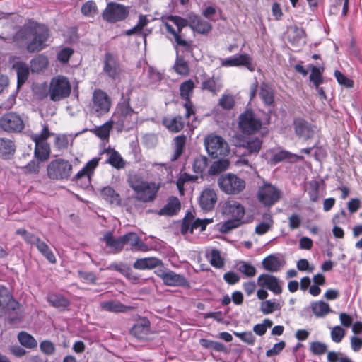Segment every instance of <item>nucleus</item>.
Returning a JSON list of instances; mask_svg holds the SVG:
<instances>
[{
  "label": "nucleus",
  "mask_w": 362,
  "mask_h": 362,
  "mask_svg": "<svg viewBox=\"0 0 362 362\" xmlns=\"http://www.w3.org/2000/svg\"><path fill=\"white\" fill-rule=\"evenodd\" d=\"M182 205H164L159 211H155L160 216H173L181 209Z\"/></svg>",
  "instance_id": "59"
},
{
  "label": "nucleus",
  "mask_w": 362,
  "mask_h": 362,
  "mask_svg": "<svg viewBox=\"0 0 362 362\" xmlns=\"http://www.w3.org/2000/svg\"><path fill=\"white\" fill-rule=\"evenodd\" d=\"M48 58L44 54H38L30 61V69L33 73L43 71L48 66Z\"/></svg>",
  "instance_id": "36"
},
{
  "label": "nucleus",
  "mask_w": 362,
  "mask_h": 362,
  "mask_svg": "<svg viewBox=\"0 0 362 362\" xmlns=\"http://www.w3.org/2000/svg\"><path fill=\"white\" fill-rule=\"evenodd\" d=\"M35 156L40 161L47 160L50 155V146L48 142H34Z\"/></svg>",
  "instance_id": "37"
},
{
  "label": "nucleus",
  "mask_w": 362,
  "mask_h": 362,
  "mask_svg": "<svg viewBox=\"0 0 362 362\" xmlns=\"http://www.w3.org/2000/svg\"><path fill=\"white\" fill-rule=\"evenodd\" d=\"M128 15L127 7L114 2L108 3L102 13L103 19L110 23L124 21Z\"/></svg>",
  "instance_id": "15"
},
{
  "label": "nucleus",
  "mask_w": 362,
  "mask_h": 362,
  "mask_svg": "<svg viewBox=\"0 0 362 362\" xmlns=\"http://www.w3.org/2000/svg\"><path fill=\"white\" fill-rule=\"evenodd\" d=\"M281 197V192L269 183H264L258 190V199L262 204H275Z\"/></svg>",
  "instance_id": "18"
},
{
  "label": "nucleus",
  "mask_w": 362,
  "mask_h": 362,
  "mask_svg": "<svg viewBox=\"0 0 362 362\" xmlns=\"http://www.w3.org/2000/svg\"><path fill=\"white\" fill-rule=\"evenodd\" d=\"M273 223L272 217L270 214L264 213L263 214V221L259 223L255 228V233L259 235L266 233Z\"/></svg>",
  "instance_id": "52"
},
{
  "label": "nucleus",
  "mask_w": 362,
  "mask_h": 362,
  "mask_svg": "<svg viewBox=\"0 0 362 362\" xmlns=\"http://www.w3.org/2000/svg\"><path fill=\"white\" fill-rule=\"evenodd\" d=\"M218 184L220 189L228 194H238L245 187V181L232 173L222 175L218 180Z\"/></svg>",
  "instance_id": "11"
},
{
  "label": "nucleus",
  "mask_w": 362,
  "mask_h": 362,
  "mask_svg": "<svg viewBox=\"0 0 362 362\" xmlns=\"http://www.w3.org/2000/svg\"><path fill=\"white\" fill-rule=\"evenodd\" d=\"M0 127L4 132L17 133L22 132L25 124L21 115L15 112H9L1 117Z\"/></svg>",
  "instance_id": "16"
},
{
  "label": "nucleus",
  "mask_w": 362,
  "mask_h": 362,
  "mask_svg": "<svg viewBox=\"0 0 362 362\" xmlns=\"http://www.w3.org/2000/svg\"><path fill=\"white\" fill-rule=\"evenodd\" d=\"M164 25L168 32L167 37L172 42L176 54L192 52L194 42L183 33V28L187 26L185 19L177 16H170L166 18Z\"/></svg>",
  "instance_id": "1"
},
{
  "label": "nucleus",
  "mask_w": 362,
  "mask_h": 362,
  "mask_svg": "<svg viewBox=\"0 0 362 362\" xmlns=\"http://www.w3.org/2000/svg\"><path fill=\"white\" fill-rule=\"evenodd\" d=\"M112 100L106 92L101 89H95L90 103V111L97 117H101L109 112Z\"/></svg>",
  "instance_id": "9"
},
{
  "label": "nucleus",
  "mask_w": 362,
  "mask_h": 362,
  "mask_svg": "<svg viewBox=\"0 0 362 362\" xmlns=\"http://www.w3.org/2000/svg\"><path fill=\"white\" fill-rule=\"evenodd\" d=\"M6 317L11 324L20 322L23 315L20 303L8 287L0 284V317Z\"/></svg>",
  "instance_id": "2"
},
{
  "label": "nucleus",
  "mask_w": 362,
  "mask_h": 362,
  "mask_svg": "<svg viewBox=\"0 0 362 362\" xmlns=\"http://www.w3.org/2000/svg\"><path fill=\"white\" fill-rule=\"evenodd\" d=\"M194 88V83L191 79L184 81L180 86V95L181 98L185 100L183 107L186 110L185 117L187 118H189L191 115H195L194 107L191 100Z\"/></svg>",
  "instance_id": "17"
},
{
  "label": "nucleus",
  "mask_w": 362,
  "mask_h": 362,
  "mask_svg": "<svg viewBox=\"0 0 362 362\" xmlns=\"http://www.w3.org/2000/svg\"><path fill=\"white\" fill-rule=\"evenodd\" d=\"M81 13L88 17H94L98 13L96 4L93 1H86L81 7Z\"/></svg>",
  "instance_id": "58"
},
{
  "label": "nucleus",
  "mask_w": 362,
  "mask_h": 362,
  "mask_svg": "<svg viewBox=\"0 0 362 362\" xmlns=\"http://www.w3.org/2000/svg\"><path fill=\"white\" fill-rule=\"evenodd\" d=\"M185 19L187 21V25L199 34L206 35L212 29L211 23L199 15L189 13Z\"/></svg>",
  "instance_id": "22"
},
{
  "label": "nucleus",
  "mask_w": 362,
  "mask_h": 362,
  "mask_svg": "<svg viewBox=\"0 0 362 362\" xmlns=\"http://www.w3.org/2000/svg\"><path fill=\"white\" fill-rule=\"evenodd\" d=\"M270 115L264 111L254 113L250 110V136L257 133L263 138L269 133Z\"/></svg>",
  "instance_id": "14"
},
{
  "label": "nucleus",
  "mask_w": 362,
  "mask_h": 362,
  "mask_svg": "<svg viewBox=\"0 0 362 362\" xmlns=\"http://www.w3.org/2000/svg\"><path fill=\"white\" fill-rule=\"evenodd\" d=\"M210 263L214 267L217 269L223 267L224 262L218 250H213L211 251Z\"/></svg>",
  "instance_id": "63"
},
{
  "label": "nucleus",
  "mask_w": 362,
  "mask_h": 362,
  "mask_svg": "<svg viewBox=\"0 0 362 362\" xmlns=\"http://www.w3.org/2000/svg\"><path fill=\"white\" fill-rule=\"evenodd\" d=\"M18 340L21 345L28 349H34L37 346V341L30 334L21 331L18 334Z\"/></svg>",
  "instance_id": "41"
},
{
  "label": "nucleus",
  "mask_w": 362,
  "mask_h": 362,
  "mask_svg": "<svg viewBox=\"0 0 362 362\" xmlns=\"http://www.w3.org/2000/svg\"><path fill=\"white\" fill-rule=\"evenodd\" d=\"M202 88L207 90L213 94H216L222 88V84L218 78H210L202 82Z\"/></svg>",
  "instance_id": "48"
},
{
  "label": "nucleus",
  "mask_w": 362,
  "mask_h": 362,
  "mask_svg": "<svg viewBox=\"0 0 362 362\" xmlns=\"http://www.w3.org/2000/svg\"><path fill=\"white\" fill-rule=\"evenodd\" d=\"M173 68L175 72L180 75L187 76L189 73L188 63L182 56L176 54V59Z\"/></svg>",
  "instance_id": "47"
},
{
  "label": "nucleus",
  "mask_w": 362,
  "mask_h": 362,
  "mask_svg": "<svg viewBox=\"0 0 362 362\" xmlns=\"http://www.w3.org/2000/svg\"><path fill=\"white\" fill-rule=\"evenodd\" d=\"M35 247L38 251L50 262L55 263L56 257L49 245L40 238L37 242Z\"/></svg>",
  "instance_id": "45"
},
{
  "label": "nucleus",
  "mask_w": 362,
  "mask_h": 362,
  "mask_svg": "<svg viewBox=\"0 0 362 362\" xmlns=\"http://www.w3.org/2000/svg\"><path fill=\"white\" fill-rule=\"evenodd\" d=\"M103 240L105 242L107 247L112 248L117 251H121L124 246L122 236L115 238H114L113 233L112 231H107L105 233Z\"/></svg>",
  "instance_id": "35"
},
{
  "label": "nucleus",
  "mask_w": 362,
  "mask_h": 362,
  "mask_svg": "<svg viewBox=\"0 0 362 362\" xmlns=\"http://www.w3.org/2000/svg\"><path fill=\"white\" fill-rule=\"evenodd\" d=\"M40 349L44 354L52 356L56 351V346L50 340H43L40 343Z\"/></svg>",
  "instance_id": "61"
},
{
  "label": "nucleus",
  "mask_w": 362,
  "mask_h": 362,
  "mask_svg": "<svg viewBox=\"0 0 362 362\" xmlns=\"http://www.w3.org/2000/svg\"><path fill=\"white\" fill-rule=\"evenodd\" d=\"M310 74L309 76L310 81L313 83L315 88H318L324 83V78L322 73L324 71V67H317L315 66H310Z\"/></svg>",
  "instance_id": "44"
},
{
  "label": "nucleus",
  "mask_w": 362,
  "mask_h": 362,
  "mask_svg": "<svg viewBox=\"0 0 362 362\" xmlns=\"http://www.w3.org/2000/svg\"><path fill=\"white\" fill-rule=\"evenodd\" d=\"M310 349L315 355H322L327 351V346L323 342L316 341L310 344Z\"/></svg>",
  "instance_id": "64"
},
{
  "label": "nucleus",
  "mask_w": 362,
  "mask_h": 362,
  "mask_svg": "<svg viewBox=\"0 0 362 362\" xmlns=\"http://www.w3.org/2000/svg\"><path fill=\"white\" fill-rule=\"evenodd\" d=\"M216 191L211 188L204 189L199 197V204H216Z\"/></svg>",
  "instance_id": "50"
},
{
  "label": "nucleus",
  "mask_w": 362,
  "mask_h": 362,
  "mask_svg": "<svg viewBox=\"0 0 362 362\" xmlns=\"http://www.w3.org/2000/svg\"><path fill=\"white\" fill-rule=\"evenodd\" d=\"M26 30L32 36L31 40L28 42L26 47L29 52H37L48 46L47 41L50 34L46 25L33 22Z\"/></svg>",
  "instance_id": "4"
},
{
  "label": "nucleus",
  "mask_w": 362,
  "mask_h": 362,
  "mask_svg": "<svg viewBox=\"0 0 362 362\" xmlns=\"http://www.w3.org/2000/svg\"><path fill=\"white\" fill-rule=\"evenodd\" d=\"M154 274L162 280L165 286L182 288L190 287L189 281L185 275L177 274L174 271L164 267V265L155 269Z\"/></svg>",
  "instance_id": "8"
},
{
  "label": "nucleus",
  "mask_w": 362,
  "mask_h": 362,
  "mask_svg": "<svg viewBox=\"0 0 362 362\" xmlns=\"http://www.w3.org/2000/svg\"><path fill=\"white\" fill-rule=\"evenodd\" d=\"M280 308L281 307L279 303L272 302L270 300L262 301L260 304V310L264 315L279 310Z\"/></svg>",
  "instance_id": "56"
},
{
  "label": "nucleus",
  "mask_w": 362,
  "mask_h": 362,
  "mask_svg": "<svg viewBox=\"0 0 362 362\" xmlns=\"http://www.w3.org/2000/svg\"><path fill=\"white\" fill-rule=\"evenodd\" d=\"M308 194L310 201L317 202L323 197V189L320 191L319 182L312 181L309 184Z\"/></svg>",
  "instance_id": "51"
},
{
  "label": "nucleus",
  "mask_w": 362,
  "mask_h": 362,
  "mask_svg": "<svg viewBox=\"0 0 362 362\" xmlns=\"http://www.w3.org/2000/svg\"><path fill=\"white\" fill-rule=\"evenodd\" d=\"M132 93V90L122 93L121 102L117 104V112L115 114L117 120L114 123L119 127V130L130 129L136 122V113L130 105Z\"/></svg>",
  "instance_id": "3"
},
{
  "label": "nucleus",
  "mask_w": 362,
  "mask_h": 362,
  "mask_svg": "<svg viewBox=\"0 0 362 362\" xmlns=\"http://www.w3.org/2000/svg\"><path fill=\"white\" fill-rule=\"evenodd\" d=\"M99 160V158H93L89 160L74 176V180L75 182L78 185H83L84 187H88L90 183V175L98 166Z\"/></svg>",
  "instance_id": "20"
},
{
  "label": "nucleus",
  "mask_w": 362,
  "mask_h": 362,
  "mask_svg": "<svg viewBox=\"0 0 362 362\" xmlns=\"http://www.w3.org/2000/svg\"><path fill=\"white\" fill-rule=\"evenodd\" d=\"M103 72L110 78L115 80L120 76L122 68L117 58L107 52L105 55Z\"/></svg>",
  "instance_id": "21"
},
{
  "label": "nucleus",
  "mask_w": 362,
  "mask_h": 362,
  "mask_svg": "<svg viewBox=\"0 0 362 362\" xmlns=\"http://www.w3.org/2000/svg\"><path fill=\"white\" fill-rule=\"evenodd\" d=\"M16 151L14 142L7 138L0 137V157L4 159L9 158Z\"/></svg>",
  "instance_id": "32"
},
{
  "label": "nucleus",
  "mask_w": 362,
  "mask_h": 362,
  "mask_svg": "<svg viewBox=\"0 0 362 362\" xmlns=\"http://www.w3.org/2000/svg\"><path fill=\"white\" fill-rule=\"evenodd\" d=\"M47 300L52 307L61 310H66L70 305V300L60 293H49L47 296Z\"/></svg>",
  "instance_id": "27"
},
{
  "label": "nucleus",
  "mask_w": 362,
  "mask_h": 362,
  "mask_svg": "<svg viewBox=\"0 0 362 362\" xmlns=\"http://www.w3.org/2000/svg\"><path fill=\"white\" fill-rule=\"evenodd\" d=\"M50 135L51 133L49 130L48 125L44 124L41 132L31 134L30 138L33 142H47V139Z\"/></svg>",
  "instance_id": "57"
},
{
  "label": "nucleus",
  "mask_w": 362,
  "mask_h": 362,
  "mask_svg": "<svg viewBox=\"0 0 362 362\" xmlns=\"http://www.w3.org/2000/svg\"><path fill=\"white\" fill-rule=\"evenodd\" d=\"M129 186L134 191L136 198L143 202H153L160 188L154 182L140 180H131Z\"/></svg>",
  "instance_id": "5"
},
{
  "label": "nucleus",
  "mask_w": 362,
  "mask_h": 362,
  "mask_svg": "<svg viewBox=\"0 0 362 362\" xmlns=\"http://www.w3.org/2000/svg\"><path fill=\"white\" fill-rule=\"evenodd\" d=\"M114 124L113 120H108L101 126L95 127L90 131L95 134L97 136L102 139H107L109 138L110 132Z\"/></svg>",
  "instance_id": "43"
},
{
  "label": "nucleus",
  "mask_w": 362,
  "mask_h": 362,
  "mask_svg": "<svg viewBox=\"0 0 362 362\" xmlns=\"http://www.w3.org/2000/svg\"><path fill=\"white\" fill-rule=\"evenodd\" d=\"M264 269L269 272H276L283 267L286 261L281 254H271L262 260Z\"/></svg>",
  "instance_id": "24"
},
{
  "label": "nucleus",
  "mask_w": 362,
  "mask_h": 362,
  "mask_svg": "<svg viewBox=\"0 0 362 362\" xmlns=\"http://www.w3.org/2000/svg\"><path fill=\"white\" fill-rule=\"evenodd\" d=\"M223 214L230 218L220 226L221 233H228L238 228L242 223L241 219L245 214L243 205H223Z\"/></svg>",
  "instance_id": "7"
},
{
  "label": "nucleus",
  "mask_w": 362,
  "mask_h": 362,
  "mask_svg": "<svg viewBox=\"0 0 362 362\" xmlns=\"http://www.w3.org/2000/svg\"><path fill=\"white\" fill-rule=\"evenodd\" d=\"M72 165L64 159H56L47 165V175L52 180L68 179L71 173Z\"/></svg>",
  "instance_id": "13"
},
{
  "label": "nucleus",
  "mask_w": 362,
  "mask_h": 362,
  "mask_svg": "<svg viewBox=\"0 0 362 362\" xmlns=\"http://www.w3.org/2000/svg\"><path fill=\"white\" fill-rule=\"evenodd\" d=\"M99 160V158H93L89 160L74 176V180L75 182L78 185H83L84 187H88L90 183V175L98 166Z\"/></svg>",
  "instance_id": "19"
},
{
  "label": "nucleus",
  "mask_w": 362,
  "mask_h": 362,
  "mask_svg": "<svg viewBox=\"0 0 362 362\" xmlns=\"http://www.w3.org/2000/svg\"><path fill=\"white\" fill-rule=\"evenodd\" d=\"M109 155L107 162L112 167L117 169L124 168L125 166V161L121 155L115 150L108 149L106 151Z\"/></svg>",
  "instance_id": "42"
},
{
  "label": "nucleus",
  "mask_w": 362,
  "mask_h": 362,
  "mask_svg": "<svg viewBox=\"0 0 362 362\" xmlns=\"http://www.w3.org/2000/svg\"><path fill=\"white\" fill-rule=\"evenodd\" d=\"M107 269L118 272L127 279H130V274L132 272L131 268L123 263H112L108 266Z\"/></svg>",
  "instance_id": "55"
},
{
  "label": "nucleus",
  "mask_w": 362,
  "mask_h": 362,
  "mask_svg": "<svg viewBox=\"0 0 362 362\" xmlns=\"http://www.w3.org/2000/svg\"><path fill=\"white\" fill-rule=\"evenodd\" d=\"M150 322L146 317L137 322L130 329V333L138 339H143L149 333Z\"/></svg>",
  "instance_id": "28"
},
{
  "label": "nucleus",
  "mask_w": 362,
  "mask_h": 362,
  "mask_svg": "<svg viewBox=\"0 0 362 362\" xmlns=\"http://www.w3.org/2000/svg\"><path fill=\"white\" fill-rule=\"evenodd\" d=\"M204 146L209 155L213 158L225 156L229 153L227 142L221 136L214 134L205 137Z\"/></svg>",
  "instance_id": "10"
},
{
  "label": "nucleus",
  "mask_w": 362,
  "mask_h": 362,
  "mask_svg": "<svg viewBox=\"0 0 362 362\" xmlns=\"http://www.w3.org/2000/svg\"><path fill=\"white\" fill-rule=\"evenodd\" d=\"M235 146L249 148V110L239 116L238 129L233 137Z\"/></svg>",
  "instance_id": "12"
},
{
  "label": "nucleus",
  "mask_w": 362,
  "mask_h": 362,
  "mask_svg": "<svg viewBox=\"0 0 362 362\" xmlns=\"http://www.w3.org/2000/svg\"><path fill=\"white\" fill-rule=\"evenodd\" d=\"M228 160H218L214 162L209 168V175H216L226 170L229 166Z\"/></svg>",
  "instance_id": "53"
},
{
  "label": "nucleus",
  "mask_w": 362,
  "mask_h": 362,
  "mask_svg": "<svg viewBox=\"0 0 362 362\" xmlns=\"http://www.w3.org/2000/svg\"><path fill=\"white\" fill-rule=\"evenodd\" d=\"M103 309L112 313H126L129 308L118 300H110L101 303Z\"/></svg>",
  "instance_id": "38"
},
{
  "label": "nucleus",
  "mask_w": 362,
  "mask_h": 362,
  "mask_svg": "<svg viewBox=\"0 0 362 362\" xmlns=\"http://www.w3.org/2000/svg\"><path fill=\"white\" fill-rule=\"evenodd\" d=\"M218 105L224 110H230L235 105L234 97L230 94H223L219 99Z\"/></svg>",
  "instance_id": "60"
},
{
  "label": "nucleus",
  "mask_w": 362,
  "mask_h": 362,
  "mask_svg": "<svg viewBox=\"0 0 362 362\" xmlns=\"http://www.w3.org/2000/svg\"><path fill=\"white\" fill-rule=\"evenodd\" d=\"M293 127L296 134L305 140L311 139L315 134L312 124L303 118H294Z\"/></svg>",
  "instance_id": "23"
},
{
  "label": "nucleus",
  "mask_w": 362,
  "mask_h": 362,
  "mask_svg": "<svg viewBox=\"0 0 362 362\" xmlns=\"http://www.w3.org/2000/svg\"><path fill=\"white\" fill-rule=\"evenodd\" d=\"M311 309L314 315L317 317H322L332 310L329 305L323 300L315 301L311 303Z\"/></svg>",
  "instance_id": "39"
},
{
  "label": "nucleus",
  "mask_w": 362,
  "mask_h": 362,
  "mask_svg": "<svg viewBox=\"0 0 362 362\" xmlns=\"http://www.w3.org/2000/svg\"><path fill=\"white\" fill-rule=\"evenodd\" d=\"M28 205H8L7 211L8 216H10V219L16 221H23L24 218L19 216H15L16 213L21 211H25L27 210Z\"/></svg>",
  "instance_id": "54"
},
{
  "label": "nucleus",
  "mask_w": 362,
  "mask_h": 362,
  "mask_svg": "<svg viewBox=\"0 0 362 362\" xmlns=\"http://www.w3.org/2000/svg\"><path fill=\"white\" fill-rule=\"evenodd\" d=\"M198 176L191 175L186 173H182L177 180V187L181 194L184 192V185L189 181H194Z\"/></svg>",
  "instance_id": "62"
},
{
  "label": "nucleus",
  "mask_w": 362,
  "mask_h": 362,
  "mask_svg": "<svg viewBox=\"0 0 362 362\" xmlns=\"http://www.w3.org/2000/svg\"><path fill=\"white\" fill-rule=\"evenodd\" d=\"M103 198L110 204H120V197L111 187H105L101 189Z\"/></svg>",
  "instance_id": "46"
},
{
  "label": "nucleus",
  "mask_w": 362,
  "mask_h": 362,
  "mask_svg": "<svg viewBox=\"0 0 362 362\" xmlns=\"http://www.w3.org/2000/svg\"><path fill=\"white\" fill-rule=\"evenodd\" d=\"M194 213L188 210L182 220L180 224V233L185 235L188 233L193 234L194 232Z\"/></svg>",
  "instance_id": "31"
},
{
  "label": "nucleus",
  "mask_w": 362,
  "mask_h": 362,
  "mask_svg": "<svg viewBox=\"0 0 362 362\" xmlns=\"http://www.w3.org/2000/svg\"><path fill=\"white\" fill-rule=\"evenodd\" d=\"M161 266H163V260L156 257L139 258L133 264V267L138 270L156 269Z\"/></svg>",
  "instance_id": "26"
},
{
  "label": "nucleus",
  "mask_w": 362,
  "mask_h": 362,
  "mask_svg": "<svg viewBox=\"0 0 362 362\" xmlns=\"http://www.w3.org/2000/svg\"><path fill=\"white\" fill-rule=\"evenodd\" d=\"M221 64L226 67L239 66H245L249 67V56L246 54H243L235 55L226 59H221Z\"/></svg>",
  "instance_id": "29"
},
{
  "label": "nucleus",
  "mask_w": 362,
  "mask_h": 362,
  "mask_svg": "<svg viewBox=\"0 0 362 362\" xmlns=\"http://www.w3.org/2000/svg\"><path fill=\"white\" fill-rule=\"evenodd\" d=\"M163 125L172 132H178L181 131L184 126L185 122L180 115L174 117H165L163 119Z\"/></svg>",
  "instance_id": "30"
},
{
  "label": "nucleus",
  "mask_w": 362,
  "mask_h": 362,
  "mask_svg": "<svg viewBox=\"0 0 362 362\" xmlns=\"http://www.w3.org/2000/svg\"><path fill=\"white\" fill-rule=\"evenodd\" d=\"M71 91V85L67 77L57 75L49 83L48 95L53 102H58L68 98Z\"/></svg>",
  "instance_id": "6"
},
{
  "label": "nucleus",
  "mask_w": 362,
  "mask_h": 362,
  "mask_svg": "<svg viewBox=\"0 0 362 362\" xmlns=\"http://www.w3.org/2000/svg\"><path fill=\"white\" fill-rule=\"evenodd\" d=\"M208 166V159L206 156H197L192 164L193 171L197 175L202 176L203 173L205 171Z\"/></svg>",
  "instance_id": "49"
},
{
  "label": "nucleus",
  "mask_w": 362,
  "mask_h": 362,
  "mask_svg": "<svg viewBox=\"0 0 362 362\" xmlns=\"http://www.w3.org/2000/svg\"><path fill=\"white\" fill-rule=\"evenodd\" d=\"M259 95L265 105H272L274 103V92L272 88L266 83L260 85Z\"/></svg>",
  "instance_id": "33"
},
{
  "label": "nucleus",
  "mask_w": 362,
  "mask_h": 362,
  "mask_svg": "<svg viewBox=\"0 0 362 362\" xmlns=\"http://www.w3.org/2000/svg\"><path fill=\"white\" fill-rule=\"evenodd\" d=\"M13 69L16 71L18 87H20L28 79L29 74L28 66L24 62H17L13 64Z\"/></svg>",
  "instance_id": "34"
},
{
  "label": "nucleus",
  "mask_w": 362,
  "mask_h": 362,
  "mask_svg": "<svg viewBox=\"0 0 362 362\" xmlns=\"http://www.w3.org/2000/svg\"><path fill=\"white\" fill-rule=\"evenodd\" d=\"M187 141V136L185 135L177 136L173 140L174 144V153L171 158V160L174 161L179 158L183 153Z\"/></svg>",
  "instance_id": "40"
},
{
  "label": "nucleus",
  "mask_w": 362,
  "mask_h": 362,
  "mask_svg": "<svg viewBox=\"0 0 362 362\" xmlns=\"http://www.w3.org/2000/svg\"><path fill=\"white\" fill-rule=\"evenodd\" d=\"M122 236L124 245H129L132 251L146 252L149 250L148 246L140 239L136 233L129 232Z\"/></svg>",
  "instance_id": "25"
}]
</instances>
